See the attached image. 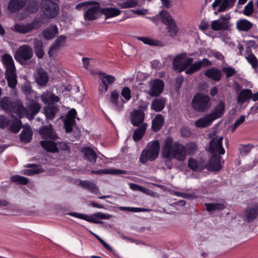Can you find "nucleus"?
<instances>
[{
    "instance_id": "nucleus-1",
    "label": "nucleus",
    "mask_w": 258,
    "mask_h": 258,
    "mask_svg": "<svg viewBox=\"0 0 258 258\" xmlns=\"http://www.w3.org/2000/svg\"><path fill=\"white\" fill-rule=\"evenodd\" d=\"M178 149L177 148L175 149L173 146L172 138L170 137H167L161 150V156L164 164L168 169H171L173 167L171 162L173 159L178 161H183L182 154L177 152Z\"/></svg>"
},
{
    "instance_id": "nucleus-2",
    "label": "nucleus",
    "mask_w": 258,
    "mask_h": 258,
    "mask_svg": "<svg viewBox=\"0 0 258 258\" xmlns=\"http://www.w3.org/2000/svg\"><path fill=\"white\" fill-rule=\"evenodd\" d=\"M25 105L26 107H24L23 103L20 101V112H19L20 118L27 117L29 120H32L41 108V105L36 100V97H35V99L27 97Z\"/></svg>"
},
{
    "instance_id": "nucleus-3",
    "label": "nucleus",
    "mask_w": 258,
    "mask_h": 258,
    "mask_svg": "<svg viewBox=\"0 0 258 258\" xmlns=\"http://www.w3.org/2000/svg\"><path fill=\"white\" fill-rule=\"evenodd\" d=\"M160 144L158 140L150 142L148 144L147 149L143 150L140 157V161L145 164L148 161H154L158 156Z\"/></svg>"
},
{
    "instance_id": "nucleus-4",
    "label": "nucleus",
    "mask_w": 258,
    "mask_h": 258,
    "mask_svg": "<svg viewBox=\"0 0 258 258\" xmlns=\"http://www.w3.org/2000/svg\"><path fill=\"white\" fill-rule=\"evenodd\" d=\"M191 105L197 111L205 112L211 106V98L208 95L197 93L192 99Z\"/></svg>"
},
{
    "instance_id": "nucleus-5",
    "label": "nucleus",
    "mask_w": 258,
    "mask_h": 258,
    "mask_svg": "<svg viewBox=\"0 0 258 258\" xmlns=\"http://www.w3.org/2000/svg\"><path fill=\"white\" fill-rule=\"evenodd\" d=\"M59 0H42L41 9L44 15L49 19L56 17L59 11Z\"/></svg>"
},
{
    "instance_id": "nucleus-6",
    "label": "nucleus",
    "mask_w": 258,
    "mask_h": 258,
    "mask_svg": "<svg viewBox=\"0 0 258 258\" xmlns=\"http://www.w3.org/2000/svg\"><path fill=\"white\" fill-rule=\"evenodd\" d=\"M173 145L175 148H178L177 152L182 154L183 161L186 159V154L188 155H194L198 151V147L197 144L194 142L187 143L185 145L180 143L179 142H173Z\"/></svg>"
},
{
    "instance_id": "nucleus-7",
    "label": "nucleus",
    "mask_w": 258,
    "mask_h": 258,
    "mask_svg": "<svg viewBox=\"0 0 258 258\" xmlns=\"http://www.w3.org/2000/svg\"><path fill=\"white\" fill-rule=\"evenodd\" d=\"M159 14L161 17L162 22L167 27L168 32L170 33V36L172 37L175 36L178 32V28L172 16L167 11L165 10L161 11Z\"/></svg>"
},
{
    "instance_id": "nucleus-8",
    "label": "nucleus",
    "mask_w": 258,
    "mask_h": 258,
    "mask_svg": "<svg viewBox=\"0 0 258 258\" xmlns=\"http://www.w3.org/2000/svg\"><path fill=\"white\" fill-rule=\"evenodd\" d=\"M68 214L75 217L86 220L89 222L95 224L102 223L101 221L98 220L95 218L100 219H109L112 217L111 215L103 213L101 212L95 213L93 214L92 216L87 215L75 212H70Z\"/></svg>"
},
{
    "instance_id": "nucleus-9",
    "label": "nucleus",
    "mask_w": 258,
    "mask_h": 258,
    "mask_svg": "<svg viewBox=\"0 0 258 258\" xmlns=\"http://www.w3.org/2000/svg\"><path fill=\"white\" fill-rule=\"evenodd\" d=\"M33 55L32 48L28 45L21 46L17 51L15 58L21 64L26 63V61L30 59Z\"/></svg>"
},
{
    "instance_id": "nucleus-10",
    "label": "nucleus",
    "mask_w": 258,
    "mask_h": 258,
    "mask_svg": "<svg viewBox=\"0 0 258 258\" xmlns=\"http://www.w3.org/2000/svg\"><path fill=\"white\" fill-rule=\"evenodd\" d=\"M1 107L9 113H16L19 117L20 100L12 101L7 97L3 98L0 102Z\"/></svg>"
},
{
    "instance_id": "nucleus-11",
    "label": "nucleus",
    "mask_w": 258,
    "mask_h": 258,
    "mask_svg": "<svg viewBox=\"0 0 258 258\" xmlns=\"http://www.w3.org/2000/svg\"><path fill=\"white\" fill-rule=\"evenodd\" d=\"M43 22L40 20L35 19L31 23L26 24H16L14 30L17 32L26 34L34 29H38L42 25Z\"/></svg>"
},
{
    "instance_id": "nucleus-12",
    "label": "nucleus",
    "mask_w": 258,
    "mask_h": 258,
    "mask_svg": "<svg viewBox=\"0 0 258 258\" xmlns=\"http://www.w3.org/2000/svg\"><path fill=\"white\" fill-rule=\"evenodd\" d=\"M99 78L101 83L98 88V92L100 95L104 94L108 89V85L112 84L115 81L114 77L107 75L105 73L98 72Z\"/></svg>"
},
{
    "instance_id": "nucleus-13",
    "label": "nucleus",
    "mask_w": 258,
    "mask_h": 258,
    "mask_svg": "<svg viewBox=\"0 0 258 258\" xmlns=\"http://www.w3.org/2000/svg\"><path fill=\"white\" fill-rule=\"evenodd\" d=\"M258 217V202L247 206L244 212L242 218L244 221L250 223Z\"/></svg>"
},
{
    "instance_id": "nucleus-14",
    "label": "nucleus",
    "mask_w": 258,
    "mask_h": 258,
    "mask_svg": "<svg viewBox=\"0 0 258 258\" xmlns=\"http://www.w3.org/2000/svg\"><path fill=\"white\" fill-rule=\"evenodd\" d=\"M223 139V137L212 139L209 143V152L212 154L217 153L220 155L224 154L225 150L222 146Z\"/></svg>"
},
{
    "instance_id": "nucleus-15",
    "label": "nucleus",
    "mask_w": 258,
    "mask_h": 258,
    "mask_svg": "<svg viewBox=\"0 0 258 258\" xmlns=\"http://www.w3.org/2000/svg\"><path fill=\"white\" fill-rule=\"evenodd\" d=\"M212 65V62L208 58H204L201 61H198L192 63L189 67L185 70L187 75L193 74L200 71L202 67L206 68Z\"/></svg>"
},
{
    "instance_id": "nucleus-16",
    "label": "nucleus",
    "mask_w": 258,
    "mask_h": 258,
    "mask_svg": "<svg viewBox=\"0 0 258 258\" xmlns=\"http://www.w3.org/2000/svg\"><path fill=\"white\" fill-rule=\"evenodd\" d=\"M38 133L42 138L56 141L59 138L58 135L53 131L52 125H43L39 128Z\"/></svg>"
},
{
    "instance_id": "nucleus-17",
    "label": "nucleus",
    "mask_w": 258,
    "mask_h": 258,
    "mask_svg": "<svg viewBox=\"0 0 258 258\" xmlns=\"http://www.w3.org/2000/svg\"><path fill=\"white\" fill-rule=\"evenodd\" d=\"M145 114L141 109L134 110L130 115L131 123L134 126H139L145 123Z\"/></svg>"
},
{
    "instance_id": "nucleus-18",
    "label": "nucleus",
    "mask_w": 258,
    "mask_h": 258,
    "mask_svg": "<svg viewBox=\"0 0 258 258\" xmlns=\"http://www.w3.org/2000/svg\"><path fill=\"white\" fill-rule=\"evenodd\" d=\"M221 157L214 155L209 159L208 163L206 164L205 168L209 171H219L222 168L220 163Z\"/></svg>"
},
{
    "instance_id": "nucleus-19",
    "label": "nucleus",
    "mask_w": 258,
    "mask_h": 258,
    "mask_svg": "<svg viewBox=\"0 0 258 258\" xmlns=\"http://www.w3.org/2000/svg\"><path fill=\"white\" fill-rule=\"evenodd\" d=\"M102 14V8L99 5L89 8L85 13L84 17L88 20H95Z\"/></svg>"
},
{
    "instance_id": "nucleus-20",
    "label": "nucleus",
    "mask_w": 258,
    "mask_h": 258,
    "mask_svg": "<svg viewBox=\"0 0 258 258\" xmlns=\"http://www.w3.org/2000/svg\"><path fill=\"white\" fill-rule=\"evenodd\" d=\"M164 82L160 79H156L153 81L150 91V94L152 96H157L163 91Z\"/></svg>"
},
{
    "instance_id": "nucleus-21",
    "label": "nucleus",
    "mask_w": 258,
    "mask_h": 258,
    "mask_svg": "<svg viewBox=\"0 0 258 258\" xmlns=\"http://www.w3.org/2000/svg\"><path fill=\"white\" fill-rule=\"evenodd\" d=\"M54 140H43L41 141L40 144L43 149L48 152L57 153L59 150L57 147V144L53 141Z\"/></svg>"
},
{
    "instance_id": "nucleus-22",
    "label": "nucleus",
    "mask_w": 258,
    "mask_h": 258,
    "mask_svg": "<svg viewBox=\"0 0 258 258\" xmlns=\"http://www.w3.org/2000/svg\"><path fill=\"white\" fill-rule=\"evenodd\" d=\"M67 37L64 35H60L57 37L54 42L52 43L49 49L48 54L51 56L54 51L58 50L60 47L62 46L66 42Z\"/></svg>"
},
{
    "instance_id": "nucleus-23",
    "label": "nucleus",
    "mask_w": 258,
    "mask_h": 258,
    "mask_svg": "<svg viewBox=\"0 0 258 258\" xmlns=\"http://www.w3.org/2000/svg\"><path fill=\"white\" fill-rule=\"evenodd\" d=\"M26 4V0H11L8 5V9L11 13H15L21 10Z\"/></svg>"
},
{
    "instance_id": "nucleus-24",
    "label": "nucleus",
    "mask_w": 258,
    "mask_h": 258,
    "mask_svg": "<svg viewBox=\"0 0 258 258\" xmlns=\"http://www.w3.org/2000/svg\"><path fill=\"white\" fill-rule=\"evenodd\" d=\"M225 103L220 101L219 103L214 107L213 111L209 114L212 118L215 119L221 117L225 112Z\"/></svg>"
},
{
    "instance_id": "nucleus-25",
    "label": "nucleus",
    "mask_w": 258,
    "mask_h": 258,
    "mask_svg": "<svg viewBox=\"0 0 258 258\" xmlns=\"http://www.w3.org/2000/svg\"><path fill=\"white\" fill-rule=\"evenodd\" d=\"M204 75L214 81H219L222 77L221 71L217 68H212L207 70Z\"/></svg>"
},
{
    "instance_id": "nucleus-26",
    "label": "nucleus",
    "mask_w": 258,
    "mask_h": 258,
    "mask_svg": "<svg viewBox=\"0 0 258 258\" xmlns=\"http://www.w3.org/2000/svg\"><path fill=\"white\" fill-rule=\"evenodd\" d=\"M58 28L56 25H50L42 32L43 37L47 40L54 38L58 33Z\"/></svg>"
},
{
    "instance_id": "nucleus-27",
    "label": "nucleus",
    "mask_w": 258,
    "mask_h": 258,
    "mask_svg": "<svg viewBox=\"0 0 258 258\" xmlns=\"http://www.w3.org/2000/svg\"><path fill=\"white\" fill-rule=\"evenodd\" d=\"M2 61L6 68V72L16 71L13 58L9 54L5 53L3 55Z\"/></svg>"
},
{
    "instance_id": "nucleus-28",
    "label": "nucleus",
    "mask_w": 258,
    "mask_h": 258,
    "mask_svg": "<svg viewBox=\"0 0 258 258\" xmlns=\"http://www.w3.org/2000/svg\"><path fill=\"white\" fill-rule=\"evenodd\" d=\"M166 102L164 98H155L152 102L151 108L156 112H160L165 107Z\"/></svg>"
},
{
    "instance_id": "nucleus-29",
    "label": "nucleus",
    "mask_w": 258,
    "mask_h": 258,
    "mask_svg": "<svg viewBox=\"0 0 258 258\" xmlns=\"http://www.w3.org/2000/svg\"><path fill=\"white\" fill-rule=\"evenodd\" d=\"M164 122V118L162 114L156 115L152 121V130L155 132H158L162 128Z\"/></svg>"
},
{
    "instance_id": "nucleus-30",
    "label": "nucleus",
    "mask_w": 258,
    "mask_h": 258,
    "mask_svg": "<svg viewBox=\"0 0 258 258\" xmlns=\"http://www.w3.org/2000/svg\"><path fill=\"white\" fill-rule=\"evenodd\" d=\"M147 126L148 124L145 123L142 124V125L138 126V127L134 130L133 139L135 141H138L143 138L146 133Z\"/></svg>"
},
{
    "instance_id": "nucleus-31",
    "label": "nucleus",
    "mask_w": 258,
    "mask_h": 258,
    "mask_svg": "<svg viewBox=\"0 0 258 258\" xmlns=\"http://www.w3.org/2000/svg\"><path fill=\"white\" fill-rule=\"evenodd\" d=\"M250 99H252L251 90L249 89H244L240 92L237 97V101L241 104H243Z\"/></svg>"
},
{
    "instance_id": "nucleus-32",
    "label": "nucleus",
    "mask_w": 258,
    "mask_h": 258,
    "mask_svg": "<svg viewBox=\"0 0 258 258\" xmlns=\"http://www.w3.org/2000/svg\"><path fill=\"white\" fill-rule=\"evenodd\" d=\"M33 133L30 127H25L20 134V140L25 143H30L32 139Z\"/></svg>"
},
{
    "instance_id": "nucleus-33",
    "label": "nucleus",
    "mask_w": 258,
    "mask_h": 258,
    "mask_svg": "<svg viewBox=\"0 0 258 258\" xmlns=\"http://www.w3.org/2000/svg\"><path fill=\"white\" fill-rule=\"evenodd\" d=\"M82 152L85 157L91 163L94 164L96 161L97 155L95 152L90 147L83 148Z\"/></svg>"
},
{
    "instance_id": "nucleus-34",
    "label": "nucleus",
    "mask_w": 258,
    "mask_h": 258,
    "mask_svg": "<svg viewBox=\"0 0 258 258\" xmlns=\"http://www.w3.org/2000/svg\"><path fill=\"white\" fill-rule=\"evenodd\" d=\"M186 56V53H183L177 55L173 60V68L174 70L177 71L178 72L180 73L184 70H181V68L183 66L181 60L183 59Z\"/></svg>"
},
{
    "instance_id": "nucleus-35",
    "label": "nucleus",
    "mask_w": 258,
    "mask_h": 258,
    "mask_svg": "<svg viewBox=\"0 0 258 258\" xmlns=\"http://www.w3.org/2000/svg\"><path fill=\"white\" fill-rule=\"evenodd\" d=\"M253 27V24L246 19H240L236 22L237 29L239 31L247 32Z\"/></svg>"
},
{
    "instance_id": "nucleus-36",
    "label": "nucleus",
    "mask_w": 258,
    "mask_h": 258,
    "mask_svg": "<svg viewBox=\"0 0 258 258\" xmlns=\"http://www.w3.org/2000/svg\"><path fill=\"white\" fill-rule=\"evenodd\" d=\"M5 74L8 86L13 89L15 88L17 84L16 71L6 72Z\"/></svg>"
},
{
    "instance_id": "nucleus-37",
    "label": "nucleus",
    "mask_w": 258,
    "mask_h": 258,
    "mask_svg": "<svg viewBox=\"0 0 258 258\" xmlns=\"http://www.w3.org/2000/svg\"><path fill=\"white\" fill-rule=\"evenodd\" d=\"M59 109L54 105H48L44 108V113L47 119L52 120Z\"/></svg>"
},
{
    "instance_id": "nucleus-38",
    "label": "nucleus",
    "mask_w": 258,
    "mask_h": 258,
    "mask_svg": "<svg viewBox=\"0 0 258 258\" xmlns=\"http://www.w3.org/2000/svg\"><path fill=\"white\" fill-rule=\"evenodd\" d=\"M36 81L39 85L44 86L48 81V76L47 73L42 69L38 70Z\"/></svg>"
},
{
    "instance_id": "nucleus-39",
    "label": "nucleus",
    "mask_w": 258,
    "mask_h": 258,
    "mask_svg": "<svg viewBox=\"0 0 258 258\" xmlns=\"http://www.w3.org/2000/svg\"><path fill=\"white\" fill-rule=\"evenodd\" d=\"M214 120L209 114L199 119L195 122V125L198 127H206L211 125Z\"/></svg>"
},
{
    "instance_id": "nucleus-40",
    "label": "nucleus",
    "mask_w": 258,
    "mask_h": 258,
    "mask_svg": "<svg viewBox=\"0 0 258 258\" xmlns=\"http://www.w3.org/2000/svg\"><path fill=\"white\" fill-rule=\"evenodd\" d=\"M80 185L82 187L87 189L92 193L96 195L99 194V189L96 184L92 182L87 180L82 181L80 182Z\"/></svg>"
},
{
    "instance_id": "nucleus-41",
    "label": "nucleus",
    "mask_w": 258,
    "mask_h": 258,
    "mask_svg": "<svg viewBox=\"0 0 258 258\" xmlns=\"http://www.w3.org/2000/svg\"><path fill=\"white\" fill-rule=\"evenodd\" d=\"M42 101L45 104H53L59 101V97L54 94L43 93L41 95Z\"/></svg>"
},
{
    "instance_id": "nucleus-42",
    "label": "nucleus",
    "mask_w": 258,
    "mask_h": 258,
    "mask_svg": "<svg viewBox=\"0 0 258 258\" xmlns=\"http://www.w3.org/2000/svg\"><path fill=\"white\" fill-rule=\"evenodd\" d=\"M119 94L116 90H114L111 93L110 101L112 104L114 109L118 111H120L123 108V103L119 105L118 103ZM122 103L123 101L122 100Z\"/></svg>"
},
{
    "instance_id": "nucleus-43",
    "label": "nucleus",
    "mask_w": 258,
    "mask_h": 258,
    "mask_svg": "<svg viewBox=\"0 0 258 258\" xmlns=\"http://www.w3.org/2000/svg\"><path fill=\"white\" fill-rule=\"evenodd\" d=\"M34 49L36 56L39 58H41L43 57L44 52L43 50V42L41 40L36 39L34 40Z\"/></svg>"
},
{
    "instance_id": "nucleus-44",
    "label": "nucleus",
    "mask_w": 258,
    "mask_h": 258,
    "mask_svg": "<svg viewBox=\"0 0 258 258\" xmlns=\"http://www.w3.org/2000/svg\"><path fill=\"white\" fill-rule=\"evenodd\" d=\"M211 28L214 31L227 30L229 28V25L226 22H220L219 20L213 21L211 23Z\"/></svg>"
},
{
    "instance_id": "nucleus-45",
    "label": "nucleus",
    "mask_w": 258,
    "mask_h": 258,
    "mask_svg": "<svg viewBox=\"0 0 258 258\" xmlns=\"http://www.w3.org/2000/svg\"><path fill=\"white\" fill-rule=\"evenodd\" d=\"M121 13V11L115 8H102V14L106 16V18L118 16Z\"/></svg>"
},
{
    "instance_id": "nucleus-46",
    "label": "nucleus",
    "mask_w": 258,
    "mask_h": 258,
    "mask_svg": "<svg viewBox=\"0 0 258 258\" xmlns=\"http://www.w3.org/2000/svg\"><path fill=\"white\" fill-rule=\"evenodd\" d=\"M25 9L31 13H36L39 9V4L36 0H26Z\"/></svg>"
},
{
    "instance_id": "nucleus-47",
    "label": "nucleus",
    "mask_w": 258,
    "mask_h": 258,
    "mask_svg": "<svg viewBox=\"0 0 258 258\" xmlns=\"http://www.w3.org/2000/svg\"><path fill=\"white\" fill-rule=\"evenodd\" d=\"M206 210L209 211H222L224 210L226 206L223 203H206L205 204Z\"/></svg>"
},
{
    "instance_id": "nucleus-48",
    "label": "nucleus",
    "mask_w": 258,
    "mask_h": 258,
    "mask_svg": "<svg viewBox=\"0 0 258 258\" xmlns=\"http://www.w3.org/2000/svg\"><path fill=\"white\" fill-rule=\"evenodd\" d=\"M22 126V122L20 120L15 117L14 120L10 121L9 124V130L13 133H17L19 132Z\"/></svg>"
},
{
    "instance_id": "nucleus-49",
    "label": "nucleus",
    "mask_w": 258,
    "mask_h": 258,
    "mask_svg": "<svg viewBox=\"0 0 258 258\" xmlns=\"http://www.w3.org/2000/svg\"><path fill=\"white\" fill-rule=\"evenodd\" d=\"M138 4V0H126L122 3H118L117 5L120 9H127L135 8L137 6Z\"/></svg>"
},
{
    "instance_id": "nucleus-50",
    "label": "nucleus",
    "mask_w": 258,
    "mask_h": 258,
    "mask_svg": "<svg viewBox=\"0 0 258 258\" xmlns=\"http://www.w3.org/2000/svg\"><path fill=\"white\" fill-rule=\"evenodd\" d=\"M10 180L12 182L17 183L22 185H26L29 181L28 178L19 175L11 176Z\"/></svg>"
},
{
    "instance_id": "nucleus-51",
    "label": "nucleus",
    "mask_w": 258,
    "mask_h": 258,
    "mask_svg": "<svg viewBox=\"0 0 258 258\" xmlns=\"http://www.w3.org/2000/svg\"><path fill=\"white\" fill-rule=\"evenodd\" d=\"M249 53L248 55L246 57V58L248 62L252 66L253 68H257L258 67L257 59L254 54L252 53L251 50H249Z\"/></svg>"
},
{
    "instance_id": "nucleus-52",
    "label": "nucleus",
    "mask_w": 258,
    "mask_h": 258,
    "mask_svg": "<svg viewBox=\"0 0 258 258\" xmlns=\"http://www.w3.org/2000/svg\"><path fill=\"white\" fill-rule=\"evenodd\" d=\"M137 38L138 40L142 41L144 43L150 45L159 46L160 44V42L159 41L150 39L148 37H138Z\"/></svg>"
},
{
    "instance_id": "nucleus-53",
    "label": "nucleus",
    "mask_w": 258,
    "mask_h": 258,
    "mask_svg": "<svg viewBox=\"0 0 258 258\" xmlns=\"http://www.w3.org/2000/svg\"><path fill=\"white\" fill-rule=\"evenodd\" d=\"M253 2L250 1L244 7L243 14L245 16H249L253 13Z\"/></svg>"
},
{
    "instance_id": "nucleus-54",
    "label": "nucleus",
    "mask_w": 258,
    "mask_h": 258,
    "mask_svg": "<svg viewBox=\"0 0 258 258\" xmlns=\"http://www.w3.org/2000/svg\"><path fill=\"white\" fill-rule=\"evenodd\" d=\"M75 123V120L67 118L64 122V126L66 132L71 133L73 131V126Z\"/></svg>"
},
{
    "instance_id": "nucleus-55",
    "label": "nucleus",
    "mask_w": 258,
    "mask_h": 258,
    "mask_svg": "<svg viewBox=\"0 0 258 258\" xmlns=\"http://www.w3.org/2000/svg\"><path fill=\"white\" fill-rule=\"evenodd\" d=\"M253 146L250 144L242 145V147L239 148V151L242 156L247 155L251 151Z\"/></svg>"
},
{
    "instance_id": "nucleus-56",
    "label": "nucleus",
    "mask_w": 258,
    "mask_h": 258,
    "mask_svg": "<svg viewBox=\"0 0 258 258\" xmlns=\"http://www.w3.org/2000/svg\"><path fill=\"white\" fill-rule=\"evenodd\" d=\"M188 167L194 171L199 169L198 162L193 158H189L188 160Z\"/></svg>"
},
{
    "instance_id": "nucleus-57",
    "label": "nucleus",
    "mask_w": 258,
    "mask_h": 258,
    "mask_svg": "<svg viewBox=\"0 0 258 258\" xmlns=\"http://www.w3.org/2000/svg\"><path fill=\"white\" fill-rule=\"evenodd\" d=\"M222 71L225 74L227 78L231 77L236 73L235 69L232 67H223Z\"/></svg>"
},
{
    "instance_id": "nucleus-58",
    "label": "nucleus",
    "mask_w": 258,
    "mask_h": 258,
    "mask_svg": "<svg viewBox=\"0 0 258 258\" xmlns=\"http://www.w3.org/2000/svg\"><path fill=\"white\" fill-rule=\"evenodd\" d=\"M10 120L9 118L4 115L0 116V127L4 128L9 125Z\"/></svg>"
},
{
    "instance_id": "nucleus-59",
    "label": "nucleus",
    "mask_w": 258,
    "mask_h": 258,
    "mask_svg": "<svg viewBox=\"0 0 258 258\" xmlns=\"http://www.w3.org/2000/svg\"><path fill=\"white\" fill-rule=\"evenodd\" d=\"M245 119V116L242 115L238 119H236L234 124L231 126L232 132H233L239 125L242 124L244 121Z\"/></svg>"
},
{
    "instance_id": "nucleus-60",
    "label": "nucleus",
    "mask_w": 258,
    "mask_h": 258,
    "mask_svg": "<svg viewBox=\"0 0 258 258\" xmlns=\"http://www.w3.org/2000/svg\"><path fill=\"white\" fill-rule=\"evenodd\" d=\"M121 95L126 100H129L131 98V91L127 87H124L122 88Z\"/></svg>"
},
{
    "instance_id": "nucleus-61",
    "label": "nucleus",
    "mask_w": 258,
    "mask_h": 258,
    "mask_svg": "<svg viewBox=\"0 0 258 258\" xmlns=\"http://www.w3.org/2000/svg\"><path fill=\"white\" fill-rule=\"evenodd\" d=\"M57 144L58 145V148L59 150H60L63 151H66L68 153L70 152V148L67 143L64 142H59Z\"/></svg>"
},
{
    "instance_id": "nucleus-62",
    "label": "nucleus",
    "mask_w": 258,
    "mask_h": 258,
    "mask_svg": "<svg viewBox=\"0 0 258 258\" xmlns=\"http://www.w3.org/2000/svg\"><path fill=\"white\" fill-rule=\"evenodd\" d=\"M228 7L230 8V4L228 2V0H224L218 9V12H224Z\"/></svg>"
},
{
    "instance_id": "nucleus-63",
    "label": "nucleus",
    "mask_w": 258,
    "mask_h": 258,
    "mask_svg": "<svg viewBox=\"0 0 258 258\" xmlns=\"http://www.w3.org/2000/svg\"><path fill=\"white\" fill-rule=\"evenodd\" d=\"M193 62V58L191 57H187L185 59L181 70H186L188 67L190 66Z\"/></svg>"
},
{
    "instance_id": "nucleus-64",
    "label": "nucleus",
    "mask_w": 258,
    "mask_h": 258,
    "mask_svg": "<svg viewBox=\"0 0 258 258\" xmlns=\"http://www.w3.org/2000/svg\"><path fill=\"white\" fill-rule=\"evenodd\" d=\"M40 172L39 169L35 168V169H25L24 171V174L27 175H33L35 174L39 173Z\"/></svg>"
}]
</instances>
